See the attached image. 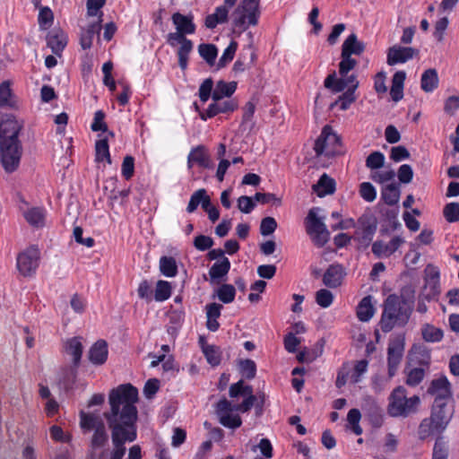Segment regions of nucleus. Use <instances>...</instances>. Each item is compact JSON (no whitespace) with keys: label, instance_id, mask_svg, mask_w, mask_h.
Returning a JSON list of instances; mask_svg holds the SVG:
<instances>
[{"label":"nucleus","instance_id":"1","mask_svg":"<svg viewBox=\"0 0 459 459\" xmlns=\"http://www.w3.org/2000/svg\"><path fill=\"white\" fill-rule=\"evenodd\" d=\"M137 401L138 391L131 384L120 385L109 393L110 411L104 413L114 446L109 459H122L125 443L136 439Z\"/></svg>","mask_w":459,"mask_h":459},{"label":"nucleus","instance_id":"2","mask_svg":"<svg viewBox=\"0 0 459 459\" xmlns=\"http://www.w3.org/2000/svg\"><path fill=\"white\" fill-rule=\"evenodd\" d=\"M21 124L11 115L0 117V161L7 173L17 169L22 157L18 134Z\"/></svg>","mask_w":459,"mask_h":459},{"label":"nucleus","instance_id":"3","mask_svg":"<svg viewBox=\"0 0 459 459\" xmlns=\"http://www.w3.org/2000/svg\"><path fill=\"white\" fill-rule=\"evenodd\" d=\"M411 312V305L402 297L389 295L384 303L380 327L384 333L392 331L397 325L407 324Z\"/></svg>","mask_w":459,"mask_h":459},{"label":"nucleus","instance_id":"4","mask_svg":"<svg viewBox=\"0 0 459 459\" xmlns=\"http://www.w3.org/2000/svg\"><path fill=\"white\" fill-rule=\"evenodd\" d=\"M420 403L418 395L408 397L406 389L398 386L389 395L387 412L392 417L407 418L417 412Z\"/></svg>","mask_w":459,"mask_h":459},{"label":"nucleus","instance_id":"5","mask_svg":"<svg viewBox=\"0 0 459 459\" xmlns=\"http://www.w3.org/2000/svg\"><path fill=\"white\" fill-rule=\"evenodd\" d=\"M260 0H242L232 12L230 18L232 26L241 33L249 26H255L258 22Z\"/></svg>","mask_w":459,"mask_h":459},{"label":"nucleus","instance_id":"6","mask_svg":"<svg viewBox=\"0 0 459 459\" xmlns=\"http://www.w3.org/2000/svg\"><path fill=\"white\" fill-rule=\"evenodd\" d=\"M83 345L82 337H73L65 341L64 344V351L65 355L71 358V365L65 366L61 369V380L65 384L74 381L77 369L81 363Z\"/></svg>","mask_w":459,"mask_h":459},{"label":"nucleus","instance_id":"7","mask_svg":"<svg viewBox=\"0 0 459 459\" xmlns=\"http://www.w3.org/2000/svg\"><path fill=\"white\" fill-rule=\"evenodd\" d=\"M80 426L84 431L94 430L91 441L92 448L102 447L107 444L108 435L105 425L99 415L81 411Z\"/></svg>","mask_w":459,"mask_h":459},{"label":"nucleus","instance_id":"8","mask_svg":"<svg viewBox=\"0 0 459 459\" xmlns=\"http://www.w3.org/2000/svg\"><path fill=\"white\" fill-rule=\"evenodd\" d=\"M319 208H312L306 218V230L312 241L318 247H324L330 239V232L327 230L324 218L316 214Z\"/></svg>","mask_w":459,"mask_h":459},{"label":"nucleus","instance_id":"9","mask_svg":"<svg viewBox=\"0 0 459 459\" xmlns=\"http://www.w3.org/2000/svg\"><path fill=\"white\" fill-rule=\"evenodd\" d=\"M314 150L317 157H333L340 152V139L330 131L329 126H325L315 143Z\"/></svg>","mask_w":459,"mask_h":459},{"label":"nucleus","instance_id":"10","mask_svg":"<svg viewBox=\"0 0 459 459\" xmlns=\"http://www.w3.org/2000/svg\"><path fill=\"white\" fill-rule=\"evenodd\" d=\"M40 259V253L37 247L31 246L21 252L17 256V269L24 277L35 274Z\"/></svg>","mask_w":459,"mask_h":459},{"label":"nucleus","instance_id":"11","mask_svg":"<svg viewBox=\"0 0 459 459\" xmlns=\"http://www.w3.org/2000/svg\"><path fill=\"white\" fill-rule=\"evenodd\" d=\"M404 347V337L402 335H397L389 341L387 347V368L389 377H393L395 375L403 357Z\"/></svg>","mask_w":459,"mask_h":459},{"label":"nucleus","instance_id":"12","mask_svg":"<svg viewBox=\"0 0 459 459\" xmlns=\"http://www.w3.org/2000/svg\"><path fill=\"white\" fill-rule=\"evenodd\" d=\"M419 55V50L411 47L394 45L387 49L386 63L389 65L403 64Z\"/></svg>","mask_w":459,"mask_h":459},{"label":"nucleus","instance_id":"13","mask_svg":"<svg viewBox=\"0 0 459 459\" xmlns=\"http://www.w3.org/2000/svg\"><path fill=\"white\" fill-rule=\"evenodd\" d=\"M237 108L238 101L234 99L213 100L205 111L200 112V117L206 120L221 113L233 112Z\"/></svg>","mask_w":459,"mask_h":459},{"label":"nucleus","instance_id":"14","mask_svg":"<svg viewBox=\"0 0 459 459\" xmlns=\"http://www.w3.org/2000/svg\"><path fill=\"white\" fill-rule=\"evenodd\" d=\"M345 268L340 264L329 265L323 275V283L331 289H335L342 284L346 276Z\"/></svg>","mask_w":459,"mask_h":459},{"label":"nucleus","instance_id":"15","mask_svg":"<svg viewBox=\"0 0 459 459\" xmlns=\"http://www.w3.org/2000/svg\"><path fill=\"white\" fill-rule=\"evenodd\" d=\"M428 393L435 396V401L437 403H446L451 397L450 383L446 377H441L432 380Z\"/></svg>","mask_w":459,"mask_h":459},{"label":"nucleus","instance_id":"16","mask_svg":"<svg viewBox=\"0 0 459 459\" xmlns=\"http://www.w3.org/2000/svg\"><path fill=\"white\" fill-rule=\"evenodd\" d=\"M205 169H210L212 166L210 154L204 145H198L193 148L187 156V167L191 169L194 164Z\"/></svg>","mask_w":459,"mask_h":459},{"label":"nucleus","instance_id":"17","mask_svg":"<svg viewBox=\"0 0 459 459\" xmlns=\"http://www.w3.org/2000/svg\"><path fill=\"white\" fill-rule=\"evenodd\" d=\"M404 242L401 237H394L388 243L376 241L372 245V253L377 257H388Z\"/></svg>","mask_w":459,"mask_h":459},{"label":"nucleus","instance_id":"18","mask_svg":"<svg viewBox=\"0 0 459 459\" xmlns=\"http://www.w3.org/2000/svg\"><path fill=\"white\" fill-rule=\"evenodd\" d=\"M47 44L55 55L60 56L67 44V37L63 30L54 29L47 36Z\"/></svg>","mask_w":459,"mask_h":459},{"label":"nucleus","instance_id":"19","mask_svg":"<svg viewBox=\"0 0 459 459\" xmlns=\"http://www.w3.org/2000/svg\"><path fill=\"white\" fill-rule=\"evenodd\" d=\"M108 344L103 340L97 341L90 349L88 358L93 365H102L108 359Z\"/></svg>","mask_w":459,"mask_h":459},{"label":"nucleus","instance_id":"20","mask_svg":"<svg viewBox=\"0 0 459 459\" xmlns=\"http://www.w3.org/2000/svg\"><path fill=\"white\" fill-rule=\"evenodd\" d=\"M102 13H100L98 19L94 22H91L86 30H82L81 33L80 43L83 49L90 48L92 44V39L95 34H99L101 30V19Z\"/></svg>","mask_w":459,"mask_h":459},{"label":"nucleus","instance_id":"21","mask_svg":"<svg viewBox=\"0 0 459 459\" xmlns=\"http://www.w3.org/2000/svg\"><path fill=\"white\" fill-rule=\"evenodd\" d=\"M365 50V44L358 39L356 34L352 33L349 35L343 41L342 46V53L346 56H351V55H361Z\"/></svg>","mask_w":459,"mask_h":459},{"label":"nucleus","instance_id":"22","mask_svg":"<svg viewBox=\"0 0 459 459\" xmlns=\"http://www.w3.org/2000/svg\"><path fill=\"white\" fill-rule=\"evenodd\" d=\"M171 19L178 31L186 35L195 33V25L193 22L192 15H183L180 13H175Z\"/></svg>","mask_w":459,"mask_h":459},{"label":"nucleus","instance_id":"23","mask_svg":"<svg viewBox=\"0 0 459 459\" xmlns=\"http://www.w3.org/2000/svg\"><path fill=\"white\" fill-rule=\"evenodd\" d=\"M430 418L446 429L452 418V411L446 409V403L434 402Z\"/></svg>","mask_w":459,"mask_h":459},{"label":"nucleus","instance_id":"24","mask_svg":"<svg viewBox=\"0 0 459 459\" xmlns=\"http://www.w3.org/2000/svg\"><path fill=\"white\" fill-rule=\"evenodd\" d=\"M446 429L440 423L433 420L430 417L424 419L419 427V436L421 439H425L429 436L440 434Z\"/></svg>","mask_w":459,"mask_h":459},{"label":"nucleus","instance_id":"25","mask_svg":"<svg viewBox=\"0 0 459 459\" xmlns=\"http://www.w3.org/2000/svg\"><path fill=\"white\" fill-rule=\"evenodd\" d=\"M221 308L222 305L218 303H210L206 305V326L208 330L215 332L219 329L220 324L217 319L221 316Z\"/></svg>","mask_w":459,"mask_h":459},{"label":"nucleus","instance_id":"26","mask_svg":"<svg viewBox=\"0 0 459 459\" xmlns=\"http://www.w3.org/2000/svg\"><path fill=\"white\" fill-rule=\"evenodd\" d=\"M237 89L236 82H226L224 81H219L212 91V100H219L225 98H230Z\"/></svg>","mask_w":459,"mask_h":459},{"label":"nucleus","instance_id":"27","mask_svg":"<svg viewBox=\"0 0 459 459\" xmlns=\"http://www.w3.org/2000/svg\"><path fill=\"white\" fill-rule=\"evenodd\" d=\"M401 195V190L396 183H391L382 187L381 199L389 206L395 205Z\"/></svg>","mask_w":459,"mask_h":459},{"label":"nucleus","instance_id":"28","mask_svg":"<svg viewBox=\"0 0 459 459\" xmlns=\"http://www.w3.org/2000/svg\"><path fill=\"white\" fill-rule=\"evenodd\" d=\"M313 190L320 197L332 195L335 191V181L325 173L320 177L318 182L313 186Z\"/></svg>","mask_w":459,"mask_h":459},{"label":"nucleus","instance_id":"29","mask_svg":"<svg viewBox=\"0 0 459 459\" xmlns=\"http://www.w3.org/2000/svg\"><path fill=\"white\" fill-rule=\"evenodd\" d=\"M375 314V307L372 303V297H364L357 307V316L361 322L369 321Z\"/></svg>","mask_w":459,"mask_h":459},{"label":"nucleus","instance_id":"30","mask_svg":"<svg viewBox=\"0 0 459 459\" xmlns=\"http://www.w3.org/2000/svg\"><path fill=\"white\" fill-rule=\"evenodd\" d=\"M229 18V9L226 6H218L215 12L205 18V26L213 29L219 23H224Z\"/></svg>","mask_w":459,"mask_h":459},{"label":"nucleus","instance_id":"31","mask_svg":"<svg viewBox=\"0 0 459 459\" xmlns=\"http://www.w3.org/2000/svg\"><path fill=\"white\" fill-rule=\"evenodd\" d=\"M438 85V76L435 69H428L421 75L420 86L425 92H431Z\"/></svg>","mask_w":459,"mask_h":459},{"label":"nucleus","instance_id":"32","mask_svg":"<svg viewBox=\"0 0 459 459\" xmlns=\"http://www.w3.org/2000/svg\"><path fill=\"white\" fill-rule=\"evenodd\" d=\"M324 85L333 93L341 92L346 88L348 89L345 76L337 78L335 72H333L325 79Z\"/></svg>","mask_w":459,"mask_h":459},{"label":"nucleus","instance_id":"33","mask_svg":"<svg viewBox=\"0 0 459 459\" xmlns=\"http://www.w3.org/2000/svg\"><path fill=\"white\" fill-rule=\"evenodd\" d=\"M324 85L333 93L341 92L346 88L348 89L345 76L337 78L335 72H333L325 79Z\"/></svg>","mask_w":459,"mask_h":459},{"label":"nucleus","instance_id":"34","mask_svg":"<svg viewBox=\"0 0 459 459\" xmlns=\"http://www.w3.org/2000/svg\"><path fill=\"white\" fill-rule=\"evenodd\" d=\"M45 212L39 207H33L24 212V218L31 226L36 228L43 227L45 224Z\"/></svg>","mask_w":459,"mask_h":459},{"label":"nucleus","instance_id":"35","mask_svg":"<svg viewBox=\"0 0 459 459\" xmlns=\"http://www.w3.org/2000/svg\"><path fill=\"white\" fill-rule=\"evenodd\" d=\"M230 269V263L227 257H223L219 262L214 263L209 270V275L212 280L221 279L225 276Z\"/></svg>","mask_w":459,"mask_h":459},{"label":"nucleus","instance_id":"36","mask_svg":"<svg viewBox=\"0 0 459 459\" xmlns=\"http://www.w3.org/2000/svg\"><path fill=\"white\" fill-rule=\"evenodd\" d=\"M421 334L423 340L428 342H440L444 336V333L440 328H437L429 324H425L422 326Z\"/></svg>","mask_w":459,"mask_h":459},{"label":"nucleus","instance_id":"37","mask_svg":"<svg viewBox=\"0 0 459 459\" xmlns=\"http://www.w3.org/2000/svg\"><path fill=\"white\" fill-rule=\"evenodd\" d=\"M160 273L166 277H174L178 273L177 262L172 256H162L160 259Z\"/></svg>","mask_w":459,"mask_h":459},{"label":"nucleus","instance_id":"38","mask_svg":"<svg viewBox=\"0 0 459 459\" xmlns=\"http://www.w3.org/2000/svg\"><path fill=\"white\" fill-rule=\"evenodd\" d=\"M95 160L96 161L107 160L108 164H111V159L109 154V148L108 143V137H104L96 142L95 144Z\"/></svg>","mask_w":459,"mask_h":459},{"label":"nucleus","instance_id":"39","mask_svg":"<svg viewBox=\"0 0 459 459\" xmlns=\"http://www.w3.org/2000/svg\"><path fill=\"white\" fill-rule=\"evenodd\" d=\"M193 42L190 39H186L180 44L178 50V65L182 70H186L188 63V56L193 50Z\"/></svg>","mask_w":459,"mask_h":459},{"label":"nucleus","instance_id":"40","mask_svg":"<svg viewBox=\"0 0 459 459\" xmlns=\"http://www.w3.org/2000/svg\"><path fill=\"white\" fill-rule=\"evenodd\" d=\"M200 56L206 61L209 65H213L218 55V49L213 44H200L198 46Z\"/></svg>","mask_w":459,"mask_h":459},{"label":"nucleus","instance_id":"41","mask_svg":"<svg viewBox=\"0 0 459 459\" xmlns=\"http://www.w3.org/2000/svg\"><path fill=\"white\" fill-rule=\"evenodd\" d=\"M216 294L221 302L228 304L234 300L236 290L233 285L225 283L218 288Z\"/></svg>","mask_w":459,"mask_h":459},{"label":"nucleus","instance_id":"42","mask_svg":"<svg viewBox=\"0 0 459 459\" xmlns=\"http://www.w3.org/2000/svg\"><path fill=\"white\" fill-rule=\"evenodd\" d=\"M385 156L380 152H373L366 159V167L371 171H376L384 167Z\"/></svg>","mask_w":459,"mask_h":459},{"label":"nucleus","instance_id":"43","mask_svg":"<svg viewBox=\"0 0 459 459\" xmlns=\"http://www.w3.org/2000/svg\"><path fill=\"white\" fill-rule=\"evenodd\" d=\"M207 193L204 188L198 189L195 191L190 198L188 205L186 207V211L189 213L194 212L199 204L203 205V202L205 198H207Z\"/></svg>","mask_w":459,"mask_h":459},{"label":"nucleus","instance_id":"44","mask_svg":"<svg viewBox=\"0 0 459 459\" xmlns=\"http://www.w3.org/2000/svg\"><path fill=\"white\" fill-rule=\"evenodd\" d=\"M105 119V114L102 110H98L94 114V120L91 124V130L94 132L97 131H102V132H108V134L110 137H114L115 134L112 131H108L107 124L104 121Z\"/></svg>","mask_w":459,"mask_h":459},{"label":"nucleus","instance_id":"45","mask_svg":"<svg viewBox=\"0 0 459 459\" xmlns=\"http://www.w3.org/2000/svg\"><path fill=\"white\" fill-rule=\"evenodd\" d=\"M447 457L448 445L443 437H438L434 445L432 459H447Z\"/></svg>","mask_w":459,"mask_h":459},{"label":"nucleus","instance_id":"46","mask_svg":"<svg viewBox=\"0 0 459 459\" xmlns=\"http://www.w3.org/2000/svg\"><path fill=\"white\" fill-rule=\"evenodd\" d=\"M171 286L169 282L165 281H158L154 294V299L157 301H164L170 297Z\"/></svg>","mask_w":459,"mask_h":459},{"label":"nucleus","instance_id":"47","mask_svg":"<svg viewBox=\"0 0 459 459\" xmlns=\"http://www.w3.org/2000/svg\"><path fill=\"white\" fill-rule=\"evenodd\" d=\"M238 365L243 377L247 379H253L255 377L256 365L254 360L249 359H243L239 361Z\"/></svg>","mask_w":459,"mask_h":459},{"label":"nucleus","instance_id":"48","mask_svg":"<svg viewBox=\"0 0 459 459\" xmlns=\"http://www.w3.org/2000/svg\"><path fill=\"white\" fill-rule=\"evenodd\" d=\"M203 352L212 366H217L221 362V353L219 349L213 345H203Z\"/></svg>","mask_w":459,"mask_h":459},{"label":"nucleus","instance_id":"49","mask_svg":"<svg viewBox=\"0 0 459 459\" xmlns=\"http://www.w3.org/2000/svg\"><path fill=\"white\" fill-rule=\"evenodd\" d=\"M395 177V172L393 169L376 170L371 171L369 178L376 183L385 184L393 180Z\"/></svg>","mask_w":459,"mask_h":459},{"label":"nucleus","instance_id":"50","mask_svg":"<svg viewBox=\"0 0 459 459\" xmlns=\"http://www.w3.org/2000/svg\"><path fill=\"white\" fill-rule=\"evenodd\" d=\"M425 377V368H414L407 372L406 384L410 386L418 385Z\"/></svg>","mask_w":459,"mask_h":459},{"label":"nucleus","instance_id":"51","mask_svg":"<svg viewBox=\"0 0 459 459\" xmlns=\"http://www.w3.org/2000/svg\"><path fill=\"white\" fill-rule=\"evenodd\" d=\"M356 100L355 92L351 91H346L341 96H339L338 100L332 104V108L333 106H339L342 110H346L351 103Z\"/></svg>","mask_w":459,"mask_h":459},{"label":"nucleus","instance_id":"52","mask_svg":"<svg viewBox=\"0 0 459 459\" xmlns=\"http://www.w3.org/2000/svg\"><path fill=\"white\" fill-rule=\"evenodd\" d=\"M315 298L317 305L324 308L329 307L333 301V293L326 289L317 290Z\"/></svg>","mask_w":459,"mask_h":459},{"label":"nucleus","instance_id":"53","mask_svg":"<svg viewBox=\"0 0 459 459\" xmlns=\"http://www.w3.org/2000/svg\"><path fill=\"white\" fill-rule=\"evenodd\" d=\"M238 43L236 41H231L227 48L224 50L222 56L219 59L218 62V69L224 67L228 63H230L237 51Z\"/></svg>","mask_w":459,"mask_h":459},{"label":"nucleus","instance_id":"54","mask_svg":"<svg viewBox=\"0 0 459 459\" xmlns=\"http://www.w3.org/2000/svg\"><path fill=\"white\" fill-rule=\"evenodd\" d=\"M54 15L48 7H42L39 13V25L41 30H48L53 22Z\"/></svg>","mask_w":459,"mask_h":459},{"label":"nucleus","instance_id":"55","mask_svg":"<svg viewBox=\"0 0 459 459\" xmlns=\"http://www.w3.org/2000/svg\"><path fill=\"white\" fill-rule=\"evenodd\" d=\"M359 195L366 202L372 203L377 197V191L374 186L369 182H363L359 186Z\"/></svg>","mask_w":459,"mask_h":459},{"label":"nucleus","instance_id":"56","mask_svg":"<svg viewBox=\"0 0 459 459\" xmlns=\"http://www.w3.org/2000/svg\"><path fill=\"white\" fill-rule=\"evenodd\" d=\"M220 423L229 429H238L241 426L242 420L238 415L226 413L219 418Z\"/></svg>","mask_w":459,"mask_h":459},{"label":"nucleus","instance_id":"57","mask_svg":"<svg viewBox=\"0 0 459 459\" xmlns=\"http://www.w3.org/2000/svg\"><path fill=\"white\" fill-rule=\"evenodd\" d=\"M446 220L449 222L459 221V203L447 204L443 210Z\"/></svg>","mask_w":459,"mask_h":459},{"label":"nucleus","instance_id":"58","mask_svg":"<svg viewBox=\"0 0 459 459\" xmlns=\"http://www.w3.org/2000/svg\"><path fill=\"white\" fill-rule=\"evenodd\" d=\"M342 61L339 63V74L344 77L357 65V61L351 56L341 54Z\"/></svg>","mask_w":459,"mask_h":459},{"label":"nucleus","instance_id":"59","mask_svg":"<svg viewBox=\"0 0 459 459\" xmlns=\"http://www.w3.org/2000/svg\"><path fill=\"white\" fill-rule=\"evenodd\" d=\"M213 81L212 78L205 79L199 87V98L203 102H206L212 95Z\"/></svg>","mask_w":459,"mask_h":459},{"label":"nucleus","instance_id":"60","mask_svg":"<svg viewBox=\"0 0 459 459\" xmlns=\"http://www.w3.org/2000/svg\"><path fill=\"white\" fill-rule=\"evenodd\" d=\"M255 201L261 204H273L281 205V198L272 193H256L254 196Z\"/></svg>","mask_w":459,"mask_h":459},{"label":"nucleus","instance_id":"61","mask_svg":"<svg viewBox=\"0 0 459 459\" xmlns=\"http://www.w3.org/2000/svg\"><path fill=\"white\" fill-rule=\"evenodd\" d=\"M277 228V222L273 217H265L262 220L260 224V233L263 236L273 234Z\"/></svg>","mask_w":459,"mask_h":459},{"label":"nucleus","instance_id":"62","mask_svg":"<svg viewBox=\"0 0 459 459\" xmlns=\"http://www.w3.org/2000/svg\"><path fill=\"white\" fill-rule=\"evenodd\" d=\"M213 244V239L205 235H198L194 240V247L199 251L208 250Z\"/></svg>","mask_w":459,"mask_h":459},{"label":"nucleus","instance_id":"63","mask_svg":"<svg viewBox=\"0 0 459 459\" xmlns=\"http://www.w3.org/2000/svg\"><path fill=\"white\" fill-rule=\"evenodd\" d=\"M134 171V160L132 156H126L122 163L121 172L126 179L133 177Z\"/></svg>","mask_w":459,"mask_h":459},{"label":"nucleus","instance_id":"64","mask_svg":"<svg viewBox=\"0 0 459 459\" xmlns=\"http://www.w3.org/2000/svg\"><path fill=\"white\" fill-rule=\"evenodd\" d=\"M254 198L242 195L238 199V208L244 213H250L255 206Z\"/></svg>","mask_w":459,"mask_h":459}]
</instances>
